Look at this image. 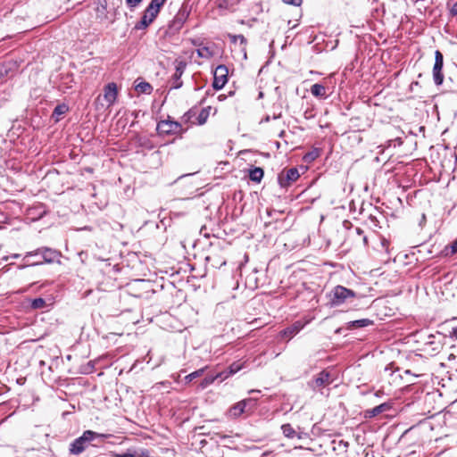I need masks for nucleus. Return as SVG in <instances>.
I'll return each instance as SVG.
<instances>
[{
  "mask_svg": "<svg viewBox=\"0 0 457 457\" xmlns=\"http://www.w3.org/2000/svg\"><path fill=\"white\" fill-rule=\"evenodd\" d=\"M62 253L54 248L40 246L35 250L26 252L21 258L19 270L43 264L61 263Z\"/></svg>",
  "mask_w": 457,
  "mask_h": 457,
  "instance_id": "nucleus-1",
  "label": "nucleus"
},
{
  "mask_svg": "<svg viewBox=\"0 0 457 457\" xmlns=\"http://www.w3.org/2000/svg\"><path fill=\"white\" fill-rule=\"evenodd\" d=\"M109 435L100 434L93 430H85L80 436L74 439L70 445V453L71 454H80L84 450L97 438H106Z\"/></svg>",
  "mask_w": 457,
  "mask_h": 457,
  "instance_id": "nucleus-2",
  "label": "nucleus"
},
{
  "mask_svg": "<svg viewBox=\"0 0 457 457\" xmlns=\"http://www.w3.org/2000/svg\"><path fill=\"white\" fill-rule=\"evenodd\" d=\"M356 297V293L343 286H336L329 293V303L331 306H339L348 299Z\"/></svg>",
  "mask_w": 457,
  "mask_h": 457,
  "instance_id": "nucleus-3",
  "label": "nucleus"
},
{
  "mask_svg": "<svg viewBox=\"0 0 457 457\" xmlns=\"http://www.w3.org/2000/svg\"><path fill=\"white\" fill-rule=\"evenodd\" d=\"M190 13L191 6L185 1L181 4L173 20L170 21V28L174 30H179L188 19Z\"/></svg>",
  "mask_w": 457,
  "mask_h": 457,
  "instance_id": "nucleus-4",
  "label": "nucleus"
},
{
  "mask_svg": "<svg viewBox=\"0 0 457 457\" xmlns=\"http://www.w3.org/2000/svg\"><path fill=\"white\" fill-rule=\"evenodd\" d=\"M443 68L444 55L439 50H436L435 52V63L432 71L433 80L436 86H441L444 82Z\"/></svg>",
  "mask_w": 457,
  "mask_h": 457,
  "instance_id": "nucleus-5",
  "label": "nucleus"
},
{
  "mask_svg": "<svg viewBox=\"0 0 457 457\" xmlns=\"http://www.w3.org/2000/svg\"><path fill=\"white\" fill-rule=\"evenodd\" d=\"M300 177L297 168L293 167L282 170L278 176V181L281 187L287 188L295 182Z\"/></svg>",
  "mask_w": 457,
  "mask_h": 457,
  "instance_id": "nucleus-6",
  "label": "nucleus"
},
{
  "mask_svg": "<svg viewBox=\"0 0 457 457\" xmlns=\"http://www.w3.org/2000/svg\"><path fill=\"white\" fill-rule=\"evenodd\" d=\"M228 68L223 65H218L213 72L212 87L215 90H220L228 82Z\"/></svg>",
  "mask_w": 457,
  "mask_h": 457,
  "instance_id": "nucleus-7",
  "label": "nucleus"
},
{
  "mask_svg": "<svg viewBox=\"0 0 457 457\" xmlns=\"http://www.w3.org/2000/svg\"><path fill=\"white\" fill-rule=\"evenodd\" d=\"M156 130L159 135L177 134L181 130V124L170 120H161L157 123Z\"/></svg>",
  "mask_w": 457,
  "mask_h": 457,
  "instance_id": "nucleus-8",
  "label": "nucleus"
},
{
  "mask_svg": "<svg viewBox=\"0 0 457 457\" xmlns=\"http://www.w3.org/2000/svg\"><path fill=\"white\" fill-rule=\"evenodd\" d=\"M158 13L146 7L141 19L136 23L135 29H145L157 17Z\"/></svg>",
  "mask_w": 457,
  "mask_h": 457,
  "instance_id": "nucleus-9",
  "label": "nucleus"
},
{
  "mask_svg": "<svg viewBox=\"0 0 457 457\" xmlns=\"http://www.w3.org/2000/svg\"><path fill=\"white\" fill-rule=\"evenodd\" d=\"M252 403L250 400H242L233 404L228 411V415L232 419L240 417L243 413H247L246 403Z\"/></svg>",
  "mask_w": 457,
  "mask_h": 457,
  "instance_id": "nucleus-10",
  "label": "nucleus"
},
{
  "mask_svg": "<svg viewBox=\"0 0 457 457\" xmlns=\"http://www.w3.org/2000/svg\"><path fill=\"white\" fill-rule=\"evenodd\" d=\"M186 66V62L182 61L177 63L175 73L172 76L171 88L178 89L182 87L183 82L181 80V76L185 71Z\"/></svg>",
  "mask_w": 457,
  "mask_h": 457,
  "instance_id": "nucleus-11",
  "label": "nucleus"
},
{
  "mask_svg": "<svg viewBox=\"0 0 457 457\" xmlns=\"http://www.w3.org/2000/svg\"><path fill=\"white\" fill-rule=\"evenodd\" d=\"M114 457H150V452L145 448H129L125 453H115Z\"/></svg>",
  "mask_w": 457,
  "mask_h": 457,
  "instance_id": "nucleus-12",
  "label": "nucleus"
},
{
  "mask_svg": "<svg viewBox=\"0 0 457 457\" xmlns=\"http://www.w3.org/2000/svg\"><path fill=\"white\" fill-rule=\"evenodd\" d=\"M118 89L115 83H108L104 87V99L109 104H114L117 98Z\"/></svg>",
  "mask_w": 457,
  "mask_h": 457,
  "instance_id": "nucleus-13",
  "label": "nucleus"
},
{
  "mask_svg": "<svg viewBox=\"0 0 457 457\" xmlns=\"http://www.w3.org/2000/svg\"><path fill=\"white\" fill-rule=\"evenodd\" d=\"M389 409H390V404L388 403H383L378 406H375L372 409L366 410L364 412V417L367 419H371L384 411H388Z\"/></svg>",
  "mask_w": 457,
  "mask_h": 457,
  "instance_id": "nucleus-14",
  "label": "nucleus"
},
{
  "mask_svg": "<svg viewBox=\"0 0 457 457\" xmlns=\"http://www.w3.org/2000/svg\"><path fill=\"white\" fill-rule=\"evenodd\" d=\"M330 373L326 370L320 371L317 377L314 378L313 382L316 387H323L331 383L330 381Z\"/></svg>",
  "mask_w": 457,
  "mask_h": 457,
  "instance_id": "nucleus-15",
  "label": "nucleus"
},
{
  "mask_svg": "<svg viewBox=\"0 0 457 457\" xmlns=\"http://www.w3.org/2000/svg\"><path fill=\"white\" fill-rule=\"evenodd\" d=\"M303 328V324L301 321H295L293 325L290 327L286 328L281 331L282 337H288L289 338H292L295 337L297 333H299Z\"/></svg>",
  "mask_w": 457,
  "mask_h": 457,
  "instance_id": "nucleus-16",
  "label": "nucleus"
},
{
  "mask_svg": "<svg viewBox=\"0 0 457 457\" xmlns=\"http://www.w3.org/2000/svg\"><path fill=\"white\" fill-rule=\"evenodd\" d=\"M373 325V320L370 319H361L356 320L349 321L346 324V328L349 330L357 329L361 328H365L368 326Z\"/></svg>",
  "mask_w": 457,
  "mask_h": 457,
  "instance_id": "nucleus-17",
  "label": "nucleus"
},
{
  "mask_svg": "<svg viewBox=\"0 0 457 457\" xmlns=\"http://www.w3.org/2000/svg\"><path fill=\"white\" fill-rule=\"evenodd\" d=\"M224 372H218L215 375H207L200 383V387L204 389L212 385L215 380L220 379V381H223Z\"/></svg>",
  "mask_w": 457,
  "mask_h": 457,
  "instance_id": "nucleus-18",
  "label": "nucleus"
},
{
  "mask_svg": "<svg viewBox=\"0 0 457 457\" xmlns=\"http://www.w3.org/2000/svg\"><path fill=\"white\" fill-rule=\"evenodd\" d=\"M311 93L318 98L326 99L328 97L327 96V90L326 87L322 84H313L311 87Z\"/></svg>",
  "mask_w": 457,
  "mask_h": 457,
  "instance_id": "nucleus-19",
  "label": "nucleus"
},
{
  "mask_svg": "<svg viewBox=\"0 0 457 457\" xmlns=\"http://www.w3.org/2000/svg\"><path fill=\"white\" fill-rule=\"evenodd\" d=\"M263 175L264 171L260 167H253L249 170V179L253 182L260 183L263 178Z\"/></svg>",
  "mask_w": 457,
  "mask_h": 457,
  "instance_id": "nucleus-20",
  "label": "nucleus"
},
{
  "mask_svg": "<svg viewBox=\"0 0 457 457\" xmlns=\"http://www.w3.org/2000/svg\"><path fill=\"white\" fill-rule=\"evenodd\" d=\"M321 150L320 148L314 147L311 151L304 154L303 160L304 162L311 163L314 162L318 157H320Z\"/></svg>",
  "mask_w": 457,
  "mask_h": 457,
  "instance_id": "nucleus-21",
  "label": "nucleus"
},
{
  "mask_svg": "<svg viewBox=\"0 0 457 457\" xmlns=\"http://www.w3.org/2000/svg\"><path fill=\"white\" fill-rule=\"evenodd\" d=\"M68 111H69V106L66 104H64V103L59 104L54 107L53 113H52V118H55V121H58L59 117L61 115L68 112Z\"/></svg>",
  "mask_w": 457,
  "mask_h": 457,
  "instance_id": "nucleus-22",
  "label": "nucleus"
},
{
  "mask_svg": "<svg viewBox=\"0 0 457 457\" xmlns=\"http://www.w3.org/2000/svg\"><path fill=\"white\" fill-rule=\"evenodd\" d=\"M135 90L140 94L150 95L153 91V87L146 81H141L135 86Z\"/></svg>",
  "mask_w": 457,
  "mask_h": 457,
  "instance_id": "nucleus-23",
  "label": "nucleus"
},
{
  "mask_svg": "<svg viewBox=\"0 0 457 457\" xmlns=\"http://www.w3.org/2000/svg\"><path fill=\"white\" fill-rule=\"evenodd\" d=\"M228 38H229L231 43L237 44V42L239 41L240 45H243L244 46H245L246 42H247L246 38L243 35H241V34L240 35L228 34ZM242 51L244 53V58L246 59V50H245V47H243Z\"/></svg>",
  "mask_w": 457,
  "mask_h": 457,
  "instance_id": "nucleus-24",
  "label": "nucleus"
},
{
  "mask_svg": "<svg viewBox=\"0 0 457 457\" xmlns=\"http://www.w3.org/2000/svg\"><path fill=\"white\" fill-rule=\"evenodd\" d=\"M241 369H242V365L240 363L233 362L232 364L229 365V367L227 370L222 371V372H224L223 380L228 378V377L236 374Z\"/></svg>",
  "mask_w": 457,
  "mask_h": 457,
  "instance_id": "nucleus-25",
  "label": "nucleus"
},
{
  "mask_svg": "<svg viewBox=\"0 0 457 457\" xmlns=\"http://www.w3.org/2000/svg\"><path fill=\"white\" fill-rule=\"evenodd\" d=\"M281 431L287 438L293 439L296 436L295 429L289 423L281 426Z\"/></svg>",
  "mask_w": 457,
  "mask_h": 457,
  "instance_id": "nucleus-26",
  "label": "nucleus"
},
{
  "mask_svg": "<svg viewBox=\"0 0 457 457\" xmlns=\"http://www.w3.org/2000/svg\"><path fill=\"white\" fill-rule=\"evenodd\" d=\"M206 369H207V367L201 368V369L195 370V371L191 372L190 374L187 375L185 377V382L189 383V382L193 381L194 379L200 378L201 376L204 375Z\"/></svg>",
  "mask_w": 457,
  "mask_h": 457,
  "instance_id": "nucleus-27",
  "label": "nucleus"
},
{
  "mask_svg": "<svg viewBox=\"0 0 457 457\" xmlns=\"http://www.w3.org/2000/svg\"><path fill=\"white\" fill-rule=\"evenodd\" d=\"M196 54L200 58L210 59L213 56V51L208 46H203L196 50Z\"/></svg>",
  "mask_w": 457,
  "mask_h": 457,
  "instance_id": "nucleus-28",
  "label": "nucleus"
},
{
  "mask_svg": "<svg viewBox=\"0 0 457 457\" xmlns=\"http://www.w3.org/2000/svg\"><path fill=\"white\" fill-rule=\"evenodd\" d=\"M30 213L37 215L38 218H42L46 213V208L44 204H38L30 209Z\"/></svg>",
  "mask_w": 457,
  "mask_h": 457,
  "instance_id": "nucleus-29",
  "label": "nucleus"
},
{
  "mask_svg": "<svg viewBox=\"0 0 457 457\" xmlns=\"http://www.w3.org/2000/svg\"><path fill=\"white\" fill-rule=\"evenodd\" d=\"M166 0H151L147 8L154 11L155 13H159L162 6L165 4Z\"/></svg>",
  "mask_w": 457,
  "mask_h": 457,
  "instance_id": "nucleus-30",
  "label": "nucleus"
},
{
  "mask_svg": "<svg viewBox=\"0 0 457 457\" xmlns=\"http://www.w3.org/2000/svg\"><path fill=\"white\" fill-rule=\"evenodd\" d=\"M209 110H210V107L204 108L199 112V114H198V116L196 118L197 119V123L199 125H204L206 122V120H207V119L209 117V113H210Z\"/></svg>",
  "mask_w": 457,
  "mask_h": 457,
  "instance_id": "nucleus-31",
  "label": "nucleus"
},
{
  "mask_svg": "<svg viewBox=\"0 0 457 457\" xmlns=\"http://www.w3.org/2000/svg\"><path fill=\"white\" fill-rule=\"evenodd\" d=\"M46 301L42 297L34 298L30 302V307L34 310L42 309L46 306Z\"/></svg>",
  "mask_w": 457,
  "mask_h": 457,
  "instance_id": "nucleus-32",
  "label": "nucleus"
},
{
  "mask_svg": "<svg viewBox=\"0 0 457 457\" xmlns=\"http://www.w3.org/2000/svg\"><path fill=\"white\" fill-rule=\"evenodd\" d=\"M349 447V443L347 441H345V440H340L338 441L337 443V445H335L333 447V449L336 451V450H338L339 452L341 453H346L347 452V449Z\"/></svg>",
  "mask_w": 457,
  "mask_h": 457,
  "instance_id": "nucleus-33",
  "label": "nucleus"
},
{
  "mask_svg": "<svg viewBox=\"0 0 457 457\" xmlns=\"http://www.w3.org/2000/svg\"><path fill=\"white\" fill-rule=\"evenodd\" d=\"M245 400H250V401H252V403H246L247 412H252V411H253V410H254V409H255V407H256L257 398L250 397V398H246Z\"/></svg>",
  "mask_w": 457,
  "mask_h": 457,
  "instance_id": "nucleus-34",
  "label": "nucleus"
},
{
  "mask_svg": "<svg viewBox=\"0 0 457 457\" xmlns=\"http://www.w3.org/2000/svg\"><path fill=\"white\" fill-rule=\"evenodd\" d=\"M282 2L286 4L293 5L295 7H299L303 4V0H282Z\"/></svg>",
  "mask_w": 457,
  "mask_h": 457,
  "instance_id": "nucleus-35",
  "label": "nucleus"
},
{
  "mask_svg": "<svg viewBox=\"0 0 457 457\" xmlns=\"http://www.w3.org/2000/svg\"><path fill=\"white\" fill-rule=\"evenodd\" d=\"M125 1H126L127 5L130 9H133V8L137 7L143 0H125Z\"/></svg>",
  "mask_w": 457,
  "mask_h": 457,
  "instance_id": "nucleus-36",
  "label": "nucleus"
},
{
  "mask_svg": "<svg viewBox=\"0 0 457 457\" xmlns=\"http://www.w3.org/2000/svg\"><path fill=\"white\" fill-rule=\"evenodd\" d=\"M452 254L457 253V238L450 245Z\"/></svg>",
  "mask_w": 457,
  "mask_h": 457,
  "instance_id": "nucleus-37",
  "label": "nucleus"
},
{
  "mask_svg": "<svg viewBox=\"0 0 457 457\" xmlns=\"http://www.w3.org/2000/svg\"><path fill=\"white\" fill-rule=\"evenodd\" d=\"M450 13L452 16L457 15V2L453 4V6L450 9Z\"/></svg>",
  "mask_w": 457,
  "mask_h": 457,
  "instance_id": "nucleus-38",
  "label": "nucleus"
},
{
  "mask_svg": "<svg viewBox=\"0 0 457 457\" xmlns=\"http://www.w3.org/2000/svg\"><path fill=\"white\" fill-rule=\"evenodd\" d=\"M21 254H20V253H12V254H11V255H9V256L5 257V258H4V260H5V261H8V260H10V259H19V258H21Z\"/></svg>",
  "mask_w": 457,
  "mask_h": 457,
  "instance_id": "nucleus-39",
  "label": "nucleus"
},
{
  "mask_svg": "<svg viewBox=\"0 0 457 457\" xmlns=\"http://www.w3.org/2000/svg\"><path fill=\"white\" fill-rule=\"evenodd\" d=\"M191 43L193 46H202V41L200 40V38H193V39H191Z\"/></svg>",
  "mask_w": 457,
  "mask_h": 457,
  "instance_id": "nucleus-40",
  "label": "nucleus"
},
{
  "mask_svg": "<svg viewBox=\"0 0 457 457\" xmlns=\"http://www.w3.org/2000/svg\"><path fill=\"white\" fill-rule=\"evenodd\" d=\"M450 337L452 338L457 339V326L452 328V331L450 332Z\"/></svg>",
  "mask_w": 457,
  "mask_h": 457,
  "instance_id": "nucleus-41",
  "label": "nucleus"
},
{
  "mask_svg": "<svg viewBox=\"0 0 457 457\" xmlns=\"http://www.w3.org/2000/svg\"><path fill=\"white\" fill-rule=\"evenodd\" d=\"M296 436L298 439H303V438H304V437H306V436H307V433H305V432H302V431H300V432H296V436Z\"/></svg>",
  "mask_w": 457,
  "mask_h": 457,
  "instance_id": "nucleus-42",
  "label": "nucleus"
},
{
  "mask_svg": "<svg viewBox=\"0 0 457 457\" xmlns=\"http://www.w3.org/2000/svg\"><path fill=\"white\" fill-rule=\"evenodd\" d=\"M312 116H313V115L312 114V112H311V111H308V110H307V111H305V112H304V118H305V119H310V118H312Z\"/></svg>",
  "mask_w": 457,
  "mask_h": 457,
  "instance_id": "nucleus-43",
  "label": "nucleus"
},
{
  "mask_svg": "<svg viewBox=\"0 0 457 457\" xmlns=\"http://www.w3.org/2000/svg\"><path fill=\"white\" fill-rule=\"evenodd\" d=\"M434 337H435V336H433V335H429V336H428V339H429V341H428V342H427V345H434V344H435V342H434L433 340H431V338H434Z\"/></svg>",
  "mask_w": 457,
  "mask_h": 457,
  "instance_id": "nucleus-44",
  "label": "nucleus"
},
{
  "mask_svg": "<svg viewBox=\"0 0 457 457\" xmlns=\"http://www.w3.org/2000/svg\"><path fill=\"white\" fill-rule=\"evenodd\" d=\"M426 222V215L425 214H422L421 215V220L420 221V225L422 226V224Z\"/></svg>",
  "mask_w": 457,
  "mask_h": 457,
  "instance_id": "nucleus-45",
  "label": "nucleus"
},
{
  "mask_svg": "<svg viewBox=\"0 0 457 457\" xmlns=\"http://www.w3.org/2000/svg\"><path fill=\"white\" fill-rule=\"evenodd\" d=\"M356 233L358 235H361L363 233V230L361 228H356Z\"/></svg>",
  "mask_w": 457,
  "mask_h": 457,
  "instance_id": "nucleus-46",
  "label": "nucleus"
},
{
  "mask_svg": "<svg viewBox=\"0 0 457 457\" xmlns=\"http://www.w3.org/2000/svg\"><path fill=\"white\" fill-rule=\"evenodd\" d=\"M6 71H4L2 68H0V79H2Z\"/></svg>",
  "mask_w": 457,
  "mask_h": 457,
  "instance_id": "nucleus-47",
  "label": "nucleus"
},
{
  "mask_svg": "<svg viewBox=\"0 0 457 457\" xmlns=\"http://www.w3.org/2000/svg\"><path fill=\"white\" fill-rule=\"evenodd\" d=\"M439 349V344L436 345V346L433 347L434 351H437Z\"/></svg>",
  "mask_w": 457,
  "mask_h": 457,
  "instance_id": "nucleus-48",
  "label": "nucleus"
},
{
  "mask_svg": "<svg viewBox=\"0 0 457 457\" xmlns=\"http://www.w3.org/2000/svg\"><path fill=\"white\" fill-rule=\"evenodd\" d=\"M363 242H364V244H365V245L368 243V238H367V237H363Z\"/></svg>",
  "mask_w": 457,
  "mask_h": 457,
  "instance_id": "nucleus-49",
  "label": "nucleus"
},
{
  "mask_svg": "<svg viewBox=\"0 0 457 457\" xmlns=\"http://www.w3.org/2000/svg\"><path fill=\"white\" fill-rule=\"evenodd\" d=\"M262 97H263V93H262V92H260V93H259V98H262Z\"/></svg>",
  "mask_w": 457,
  "mask_h": 457,
  "instance_id": "nucleus-50",
  "label": "nucleus"
},
{
  "mask_svg": "<svg viewBox=\"0 0 457 457\" xmlns=\"http://www.w3.org/2000/svg\"><path fill=\"white\" fill-rule=\"evenodd\" d=\"M284 134H285V131H281L279 134V137H282Z\"/></svg>",
  "mask_w": 457,
  "mask_h": 457,
  "instance_id": "nucleus-51",
  "label": "nucleus"
},
{
  "mask_svg": "<svg viewBox=\"0 0 457 457\" xmlns=\"http://www.w3.org/2000/svg\"><path fill=\"white\" fill-rule=\"evenodd\" d=\"M225 264H226V262H225V261H223V262L220 264V266H222V265H225Z\"/></svg>",
  "mask_w": 457,
  "mask_h": 457,
  "instance_id": "nucleus-52",
  "label": "nucleus"
},
{
  "mask_svg": "<svg viewBox=\"0 0 457 457\" xmlns=\"http://www.w3.org/2000/svg\"><path fill=\"white\" fill-rule=\"evenodd\" d=\"M454 92H457V86L453 89Z\"/></svg>",
  "mask_w": 457,
  "mask_h": 457,
  "instance_id": "nucleus-53",
  "label": "nucleus"
}]
</instances>
